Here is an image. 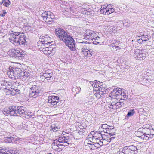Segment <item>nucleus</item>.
I'll use <instances>...</instances> for the list:
<instances>
[{"label": "nucleus", "instance_id": "obj_1", "mask_svg": "<svg viewBox=\"0 0 154 154\" xmlns=\"http://www.w3.org/2000/svg\"><path fill=\"white\" fill-rule=\"evenodd\" d=\"M5 115L9 114L11 116H20L26 113L25 108L23 106H13L9 108L5 109L3 111Z\"/></svg>", "mask_w": 154, "mask_h": 154}, {"label": "nucleus", "instance_id": "obj_2", "mask_svg": "<svg viewBox=\"0 0 154 154\" xmlns=\"http://www.w3.org/2000/svg\"><path fill=\"white\" fill-rule=\"evenodd\" d=\"M10 42L15 45L25 44L27 42V37L24 33H20L17 34H12L9 38Z\"/></svg>", "mask_w": 154, "mask_h": 154}, {"label": "nucleus", "instance_id": "obj_3", "mask_svg": "<svg viewBox=\"0 0 154 154\" xmlns=\"http://www.w3.org/2000/svg\"><path fill=\"white\" fill-rule=\"evenodd\" d=\"M126 94L122 92L121 88H115L109 94V97L112 99L117 100L120 98L125 99L126 98Z\"/></svg>", "mask_w": 154, "mask_h": 154}, {"label": "nucleus", "instance_id": "obj_4", "mask_svg": "<svg viewBox=\"0 0 154 154\" xmlns=\"http://www.w3.org/2000/svg\"><path fill=\"white\" fill-rule=\"evenodd\" d=\"M137 152L136 146L132 145L120 149L118 152L119 154H137Z\"/></svg>", "mask_w": 154, "mask_h": 154}, {"label": "nucleus", "instance_id": "obj_5", "mask_svg": "<svg viewBox=\"0 0 154 154\" xmlns=\"http://www.w3.org/2000/svg\"><path fill=\"white\" fill-rule=\"evenodd\" d=\"M8 55L11 57L21 60L23 56L22 51L17 49H10L8 52Z\"/></svg>", "mask_w": 154, "mask_h": 154}, {"label": "nucleus", "instance_id": "obj_6", "mask_svg": "<svg viewBox=\"0 0 154 154\" xmlns=\"http://www.w3.org/2000/svg\"><path fill=\"white\" fill-rule=\"evenodd\" d=\"M41 16L43 20L49 24L52 23L54 18V14L50 11L44 12L42 13Z\"/></svg>", "mask_w": 154, "mask_h": 154}, {"label": "nucleus", "instance_id": "obj_7", "mask_svg": "<svg viewBox=\"0 0 154 154\" xmlns=\"http://www.w3.org/2000/svg\"><path fill=\"white\" fill-rule=\"evenodd\" d=\"M71 51L75 50V42L73 38L68 35L63 41Z\"/></svg>", "mask_w": 154, "mask_h": 154}, {"label": "nucleus", "instance_id": "obj_8", "mask_svg": "<svg viewBox=\"0 0 154 154\" xmlns=\"http://www.w3.org/2000/svg\"><path fill=\"white\" fill-rule=\"evenodd\" d=\"M99 33L97 32L87 30L84 34V38L86 39L93 40L95 37L98 36Z\"/></svg>", "mask_w": 154, "mask_h": 154}, {"label": "nucleus", "instance_id": "obj_9", "mask_svg": "<svg viewBox=\"0 0 154 154\" xmlns=\"http://www.w3.org/2000/svg\"><path fill=\"white\" fill-rule=\"evenodd\" d=\"M55 34L60 40L63 41L68 35L64 30L60 28H57L55 30Z\"/></svg>", "mask_w": 154, "mask_h": 154}, {"label": "nucleus", "instance_id": "obj_10", "mask_svg": "<svg viewBox=\"0 0 154 154\" xmlns=\"http://www.w3.org/2000/svg\"><path fill=\"white\" fill-rule=\"evenodd\" d=\"M143 50L136 49L134 50V52L132 54V55L137 60H142L145 59V54H143Z\"/></svg>", "mask_w": 154, "mask_h": 154}, {"label": "nucleus", "instance_id": "obj_11", "mask_svg": "<svg viewBox=\"0 0 154 154\" xmlns=\"http://www.w3.org/2000/svg\"><path fill=\"white\" fill-rule=\"evenodd\" d=\"M59 98L57 96H48V105L51 107H54L59 102Z\"/></svg>", "mask_w": 154, "mask_h": 154}, {"label": "nucleus", "instance_id": "obj_12", "mask_svg": "<svg viewBox=\"0 0 154 154\" xmlns=\"http://www.w3.org/2000/svg\"><path fill=\"white\" fill-rule=\"evenodd\" d=\"M39 87L38 86L34 85L32 86L30 89L31 91H30L29 96L30 97H33L35 98L38 95L39 93Z\"/></svg>", "mask_w": 154, "mask_h": 154}, {"label": "nucleus", "instance_id": "obj_13", "mask_svg": "<svg viewBox=\"0 0 154 154\" xmlns=\"http://www.w3.org/2000/svg\"><path fill=\"white\" fill-rule=\"evenodd\" d=\"M81 43L80 46L82 51V54H83L85 57H91L92 55L91 51L87 48L86 45H85L84 43H83V42H81Z\"/></svg>", "mask_w": 154, "mask_h": 154}, {"label": "nucleus", "instance_id": "obj_14", "mask_svg": "<svg viewBox=\"0 0 154 154\" xmlns=\"http://www.w3.org/2000/svg\"><path fill=\"white\" fill-rule=\"evenodd\" d=\"M40 39L42 43L46 45L53 42L51 41V38L48 35L41 37L40 38Z\"/></svg>", "mask_w": 154, "mask_h": 154}, {"label": "nucleus", "instance_id": "obj_15", "mask_svg": "<svg viewBox=\"0 0 154 154\" xmlns=\"http://www.w3.org/2000/svg\"><path fill=\"white\" fill-rule=\"evenodd\" d=\"M5 140H6V142L9 143H14L16 142L17 143L18 142L20 143H22V139L19 138L16 136L14 137H8L5 138Z\"/></svg>", "mask_w": 154, "mask_h": 154}, {"label": "nucleus", "instance_id": "obj_16", "mask_svg": "<svg viewBox=\"0 0 154 154\" xmlns=\"http://www.w3.org/2000/svg\"><path fill=\"white\" fill-rule=\"evenodd\" d=\"M10 72L12 73L11 75H13L17 77V79H21L22 77L21 73L22 71L21 69L18 68H16L14 70H11Z\"/></svg>", "mask_w": 154, "mask_h": 154}, {"label": "nucleus", "instance_id": "obj_17", "mask_svg": "<svg viewBox=\"0 0 154 154\" xmlns=\"http://www.w3.org/2000/svg\"><path fill=\"white\" fill-rule=\"evenodd\" d=\"M93 99L91 97H89L85 102H83L82 105L87 108H89L93 105Z\"/></svg>", "mask_w": 154, "mask_h": 154}, {"label": "nucleus", "instance_id": "obj_18", "mask_svg": "<svg viewBox=\"0 0 154 154\" xmlns=\"http://www.w3.org/2000/svg\"><path fill=\"white\" fill-rule=\"evenodd\" d=\"M90 134L91 135H92V140L94 141H95V140H99V139H100L101 137L103 139L101 134L98 131H92Z\"/></svg>", "mask_w": 154, "mask_h": 154}, {"label": "nucleus", "instance_id": "obj_19", "mask_svg": "<svg viewBox=\"0 0 154 154\" xmlns=\"http://www.w3.org/2000/svg\"><path fill=\"white\" fill-rule=\"evenodd\" d=\"M44 74L48 82H51L53 80L52 72L50 70H47Z\"/></svg>", "mask_w": 154, "mask_h": 154}, {"label": "nucleus", "instance_id": "obj_20", "mask_svg": "<svg viewBox=\"0 0 154 154\" xmlns=\"http://www.w3.org/2000/svg\"><path fill=\"white\" fill-rule=\"evenodd\" d=\"M103 37L100 36V35H98L97 37H95L92 40L93 43L95 44H98L100 45L103 42Z\"/></svg>", "mask_w": 154, "mask_h": 154}, {"label": "nucleus", "instance_id": "obj_21", "mask_svg": "<svg viewBox=\"0 0 154 154\" xmlns=\"http://www.w3.org/2000/svg\"><path fill=\"white\" fill-rule=\"evenodd\" d=\"M108 127V125L107 124H103L100 125V126L99 129L101 131L102 130L104 132L106 133H109V134H110L112 136L113 135V134H115V133H114L113 134H112L111 133H110V131L108 132L107 131V129Z\"/></svg>", "mask_w": 154, "mask_h": 154}, {"label": "nucleus", "instance_id": "obj_22", "mask_svg": "<svg viewBox=\"0 0 154 154\" xmlns=\"http://www.w3.org/2000/svg\"><path fill=\"white\" fill-rule=\"evenodd\" d=\"M110 5H107V6L106 5H103L102 6L100 11L101 14H102L105 15H107V12L108 10L110 9Z\"/></svg>", "mask_w": 154, "mask_h": 154}, {"label": "nucleus", "instance_id": "obj_23", "mask_svg": "<svg viewBox=\"0 0 154 154\" xmlns=\"http://www.w3.org/2000/svg\"><path fill=\"white\" fill-rule=\"evenodd\" d=\"M140 129H139L138 131H135V134L136 136L140 139V141L143 140V139H144V137L145 136L144 133L142 132L140 130Z\"/></svg>", "mask_w": 154, "mask_h": 154}, {"label": "nucleus", "instance_id": "obj_24", "mask_svg": "<svg viewBox=\"0 0 154 154\" xmlns=\"http://www.w3.org/2000/svg\"><path fill=\"white\" fill-rule=\"evenodd\" d=\"M92 82L93 84L91 83V84L92 85L93 87L99 88L100 86H102V83H101L100 82H97V80H95L93 82Z\"/></svg>", "mask_w": 154, "mask_h": 154}, {"label": "nucleus", "instance_id": "obj_25", "mask_svg": "<svg viewBox=\"0 0 154 154\" xmlns=\"http://www.w3.org/2000/svg\"><path fill=\"white\" fill-rule=\"evenodd\" d=\"M94 143L95 144L85 142V144L86 146H88L90 149L94 150L96 149L97 148V146L95 145L97 144V143L95 142Z\"/></svg>", "mask_w": 154, "mask_h": 154}, {"label": "nucleus", "instance_id": "obj_26", "mask_svg": "<svg viewBox=\"0 0 154 154\" xmlns=\"http://www.w3.org/2000/svg\"><path fill=\"white\" fill-rule=\"evenodd\" d=\"M69 137H68L66 139L64 140L63 142L62 143V144H60V145H59V146H67L69 144Z\"/></svg>", "mask_w": 154, "mask_h": 154}, {"label": "nucleus", "instance_id": "obj_27", "mask_svg": "<svg viewBox=\"0 0 154 154\" xmlns=\"http://www.w3.org/2000/svg\"><path fill=\"white\" fill-rule=\"evenodd\" d=\"M116 101H111L108 104V106L112 109H115V108H116Z\"/></svg>", "mask_w": 154, "mask_h": 154}, {"label": "nucleus", "instance_id": "obj_28", "mask_svg": "<svg viewBox=\"0 0 154 154\" xmlns=\"http://www.w3.org/2000/svg\"><path fill=\"white\" fill-rule=\"evenodd\" d=\"M68 137H66L63 135H62L61 137H59L58 140H56L55 141H56L57 142L58 141L59 143H62V142H63L64 140L67 138Z\"/></svg>", "mask_w": 154, "mask_h": 154}, {"label": "nucleus", "instance_id": "obj_29", "mask_svg": "<svg viewBox=\"0 0 154 154\" xmlns=\"http://www.w3.org/2000/svg\"><path fill=\"white\" fill-rule=\"evenodd\" d=\"M59 145H60V144H57V142H54L51 144V148L53 149L57 150H58V148H60L59 146H59Z\"/></svg>", "mask_w": 154, "mask_h": 154}, {"label": "nucleus", "instance_id": "obj_30", "mask_svg": "<svg viewBox=\"0 0 154 154\" xmlns=\"http://www.w3.org/2000/svg\"><path fill=\"white\" fill-rule=\"evenodd\" d=\"M31 112H26V113H25L24 117L26 118L29 119L30 118H33L35 116L33 114H31Z\"/></svg>", "mask_w": 154, "mask_h": 154}, {"label": "nucleus", "instance_id": "obj_31", "mask_svg": "<svg viewBox=\"0 0 154 154\" xmlns=\"http://www.w3.org/2000/svg\"><path fill=\"white\" fill-rule=\"evenodd\" d=\"M106 93V91H100L98 90L97 92V94L96 96L98 98H100L101 97V95L105 94Z\"/></svg>", "mask_w": 154, "mask_h": 154}, {"label": "nucleus", "instance_id": "obj_32", "mask_svg": "<svg viewBox=\"0 0 154 154\" xmlns=\"http://www.w3.org/2000/svg\"><path fill=\"white\" fill-rule=\"evenodd\" d=\"M135 113V111L134 109H131L128 113L126 115L127 117H129L131 116Z\"/></svg>", "mask_w": 154, "mask_h": 154}, {"label": "nucleus", "instance_id": "obj_33", "mask_svg": "<svg viewBox=\"0 0 154 154\" xmlns=\"http://www.w3.org/2000/svg\"><path fill=\"white\" fill-rule=\"evenodd\" d=\"M141 38L143 39L142 40H143L144 42H145L148 41L151 38V37L150 36L146 35H143L142 36Z\"/></svg>", "mask_w": 154, "mask_h": 154}, {"label": "nucleus", "instance_id": "obj_34", "mask_svg": "<svg viewBox=\"0 0 154 154\" xmlns=\"http://www.w3.org/2000/svg\"><path fill=\"white\" fill-rule=\"evenodd\" d=\"M39 80L42 82H48V80L46 79V77L45 76V74L44 73H43L42 75H41L39 78Z\"/></svg>", "mask_w": 154, "mask_h": 154}, {"label": "nucleus", "instance_id": "obj_35", "mask_svg": "<svg viewBox=\"0 0 154 154\" xmlns=\"http://www.w3.org/2000/svg\"><path fill=\"white\" fill-rule=\"evenodd\" d=\"M21 75H22V77H23V76L25 77H28L30 75V73L28 71H22L21 73Z\"/></svg>", "mask_w": 154, "mask_h": 154}, {"label": "nucleus", "instance_id": "obj_36", "mask_svg": "<svg viewBox=\"0 0 154 154\" xmlns=\"http://www.w3.org/2000/svg\"><path fill=\"white\" fill-rule=\"evenodd\" d=\"M144 135H147L149 134H154V130H153V129L151 130V131L150 129H147L146 132L145 133H144Z\"/></svg>", "mask_w": 154, "mask_h": 154}, {"label": "nucleus", "instance_id": "obj_37", "mask_svg": "<svg viewBox=\"0 0 154 154\" xmlns=\"http://www.w3.org/2000/svg\"><path fill=\"white\" fill-rule=\"evenodd\" d=\"M116 104V108L115 109H117L118 108L121 107L124 105L123 103L120 102H117Z\"/></svg>", "mask_w": 154, "mask_h": 154}, {"label": "nucleus", "instance_id": "obj_38", "mask_svg": "<svg viewBox=\"0 0 154 154\" xmlns=\"http://www.w3.org/2000/svg\"><path fill=\"white\" fill-rule=\"evenodd\" d=\"M51 129L54 132H56L60 128H58L54 125H52L51 126Z\"/></svg>", "mask_w": 154, "mask_h": 154}, {"label": "nucleus", "instance_id": "obj_39", "mask_svg": "<svg viewBox=\"0 0 154 154\" xmlns=\"http://www.w3.org/2000/svg\"><path fill=\"white\" fill-rule=\"evenodd\" d=\"M108 30L110 32H112L115 30L116 27L113 26H108Z\"/></svg>", "mask_w": 154, "mask_h": 154}, {"label": "nucleus", "instance_id": "obj_40", "mask_svg": "<svg viewBox=\"0 0 154 154\" xmlns=\"http://www.w3.org/2000/svg\"><path fill=\"white\" fill-rule=\"evenodd\" d=\"M154 135L152 134H149L147 135H145V136L144 137V139H143V140H147L149 138H152Z\"/></svg>", "mask_w": 154, "mask_h": 154}, {"label": "nucleus", "instance_id": "obj_41", "mask_svg": "<svg viewBox=\"0 0 154 154\" xmlns=\"http://www.w3.org/2000/svg\"><path fill=\"white\" fill-rule=\"evenodd\" d=\"M81 90V88L79 87L76 86L75 87H73V91H76V93H79Z\"/></svg>", "mask_w": 154, "mask_h": 154}, {"label": "nucleus", "instance_id": "obj_42", "mask_svg": "<svg viewBox=\"0 0 154 154\" xmlns=\"http://www.w3.org/2000/svg\"><path fill=\"white\" fill-rule=\"evenodd\" d=\"M4 3L3 5L8 7L10 4V2L9 0H4Z\"/></svg>", "mask_w": 154, "mask_h": 154}, {"label": "nucleus", "instance_id": "obj_43", "mask_svg": "<svg viewBox=\"0 0 154 154\" xmlns=\"http://www.w3.org/2000/svg\"><path fill=\"white\" fill-rule=\"evenodd\" d=\"M21 128L23 129H26L27 128V125L26 124L25 122H23L22 123L21 125H20Z\"/></svg>", "mask_w": 154, "mask_h": 154}, {"label": "nucleus", "instance_id": "obj_44", "mask_svg": "<svg viewBox=\"0 0 154 154\" xmlns=\"http://www.w3.org/2000/svg\"><path fill=\"white\" fill-rule=\"evenodd\" d=\"M8 91L10 93V94L12 96H14L16 94V91L15 89H9Z\"/></svg>", "mask_w": 154, "mask_h": 154}, {"label": "nucleus", "instance_id": "obj_45", "mask_svg": "<svg viewBox=\"0 0 154 154\" xmlns=\"http://www.w3.org/2000/svg\"><path fill=\"white\" fill-rule=\"evenodd\" d=\"M44 54L47 55L51 56L52 55H53L52 51H50V50H49L48 51L46 52H45V53H44Z\"/></svg>", "mask_w": 154, "mask_h": 154}, {"label": "nucleus", "instance_id": "obj_46", "mask_svg": "<svg viewBox=\"0 0 154 154\" xmlns=\"http://www.w3.org/2000/svg\"><path fill=\"white\" fill-rule=\"evenodd\" d=\"M70 9L71 10V11L72 12V13L74 14L73 15L75 14H76V13L77 12L76 10V9L72 7V8H70Z\"/></svg>", "mask_w": 154, "mask_h": 154}, {"label": "nucleus", "instance_id": "obj_47", "mask_svg": "<svg viewBox=\"0 0 154 154\" xmlns=\"http://www.w3.org/2000/svg\"><path fill=\"white\" fill-rule=\"evenodd\" d=\"M106 89H105V87L103 86H100L99 88H98V90L100 91H106Z\"/></svg>", "mask_w": 154, "mask_h": 154}, {"label": "nucleus", "instance_id": "obj_48", "mask_svg": "<svg viewBox=\"0 0 154 154\" xmlns=\"http://www.w3.org/2000/svg\"><path fill=\"white\" fill-rule=\"evenodd\" d=\"M99 140H97V141L96 140H95V142H96V143H97V144H99L100 145H103V142H102L101 141V140L100 139H99Z\"/></svg>", "mask_w": 154, "mask_h": 154}, {"label": "nucleus", "instance_id": "obj_49", "mask_svg": "<svg viewBox=\"0 0 154 154\" xmlns=\"http://www.w3.org/2000/svg\"><path fill=\"white\" fill-rule=\"evenodd\" d=\"M47 46V45L46 46V45H45V48H44L43 49L42 51H43L44 53H45V52H46L49 50L48 47Z\"/></svg>", "mask_w": 154, "mask_h": 154}, {"label": "nucleus", "instance_id": "obj_50", "mask_svg": "<svg viewBox=\"0 0 154 154\" xmlns=\"http://www.w3.org/2000/svg\"><path fill=\"white\" fill-rule=\"evenodd\" d=\"M113 128H114V127L113 126H112L109 125H108V128H107V131H108V132L110 131V130H112L113 129Z\"/></svg>", "mask_w": 154, "mask_h": 154}, {"label": "nucleus", "instance_id": "obj_51", "mask_svg": "<svg viewBox=\"0 0 154 154\" xmlns=\"http://www.w3.org/2000/svg\"><path fill=\"white\" fill-rule=\"evenodd\" d=\"M0 154H7L6 151L3 149H1L0 150Z\"/></svg>", "mask_w": 154, "mask_h": 154}, {"label": "nucleus", "instance_id": "obj_52", "mask_svg": "<svg viewBox=\"0 0 154 154\" xmlns=\"http://www.w3.org/2000/svg\"><path fill=\"white\" fill-rule=\"evenodd\" d=\"M149 124H146L145 125H144L143 126V129H145L146 128L147 129H149Z\"/></svg>", "mask_w": 154, "mask_h": 154}, {"label": "nucleus", "instance_id": "obj_53", "mask_svg": "<svg viewBox=\"0 0 154 154\" xmlns=\"http://www.w3.org/2000/svg\"><path fill=\"white\" fill-rule=\"evenodd\" d=\"M142 39V38L141 39H139L137 40V42L140 44H141L142 43H144V42Z\"/></svg>", "mask_w": 154, "mask_h": 154}, {"label": "nucleus", "instance_id": "obj_54", "mask_svg": "<svg viewBox=\"0 0 154 154\" xmlns=\"http://www.w3.org/2000/svg\"><path fill=\"white\" fill-rule=\"evenodd\" d=\"M6 12L4 10H3V13L2 14H1L0 15V16L1 17H4L5 16L6 14Z\"/></svg>", "mask_w": 154, "mask_h": 154}, {"label": "nucleus", "instance_id": "obj_55", "mask_svg": "<svg viewBox=\"0 0 154 154\" xmlns=\"http://www.w3.org/2000/svg\"><path fill=\"white\" fill-rule=\"evenodd\" d=\"M106 14L107 15H109L110 14L112 13V11H111V10L110 9H108L107 11V12Z\"/></svg>", "mask_w": 154, "mask_h": 154}, {"label": "nucleus", "instance_id": "obj_56", "mask_svg": "<svg viewBox=\"0 0 154 154\" xmlns=\"http://www.w3.org/2000/svg\"><path fill=\"white\" fill-rule=\"evenodd\" d=\"M14 89H15L16 91V94H18L19 93L20 91L19 90L17 89V88H14Z\"/></svg>", "mask_w": 154, "mask_h": 154}, {"label": "nucleus", "instance_id": "obj_57", "mask_svg": "<svg viewBox=\"0 0 154 154\" xmlns=\"http://www.w3.org/2000/svg\"><path fill=\"white\" fill-rule=\"evenodd\" d=\"M78 133L81 136H82L84 135V134H83V132H82V131H78Z\"/></svg>", "mask_w": 154, "mask_h": 154}, {"label": "nucleus", "instance_id": "obj_58", "mask_svg": "<svg viewBox=\"0 0 154 154\" xmlns=\"http://www.w3.org/2000/svg\"><path fill=\"white\" fill-rule=\"evenodd\" d=\"M110 9L111 10V11L112 13L113 12L115 11L114 9L112 7L111 8V6L110 7Z\"/></svg>", "mask_w": 154, "mask_h": 154}, {"label": "nucleus", "instance_id": "obj_59", "mask_svg": "<svg viewBox=\"0 0 154 154\" xmlns=\"http://www.w3.org/2000/svg\"><path fill=\"white\" fill-rule=\"evenodd\" d=\"M48 48H49V50H50V51H52L53 50V48H52L51 47H48Z\"/></svg>", "mask_w": 154, "mask_h": 154}, {"label": "nucleus", "instance_id": "obj_60", "mask_svg": "<svg viewBox=\"0 0 154 154\" xmlns=\"http://www.w3.org/2000/svg\"><path fill=\"white\" fill-rule=\"evenodd\" d=\"M17 88L16 87H14V86H13V85H12L11 86V89H11V90H13L14 89V88Z\"/></svg>", "mask_w": 154, "mask_h": 154}, {"label": "nucleus", "instance_id": "obj_61", "mask_svg": "<svg viewBox=\"0 0 154 154\" xmlns=\"http://www.w3.org/2000/svg\"><path fill=\"white\" fill-rule=\"evenodd\" d=\"M3 3H4V0H3L2 1L0 2V5H2Z\"/></svg>", "mask_w": 154, "mask_h": 154}, {"label": "nucleus", "instance_id": "obj_62", "mask_svg": "<svg viewBox=\"0 0 154 154\" xmlns=\"http://www.w3.org/2000/svg\"><path fill=\"white\" fill-rule=\"evenodd\" d=\"M82 132H83V134H85V129H83V130H82Z\"/></svg>", "mask_w": 154, "mask_h": 154}, {"label": "nucleus", "instance_id": "obj_63", "mask_svg": "<svg viewBox=\"0 0 154 154\" xmlns=\"http://www.w3.org/2000/svg\"><path fill=\"white\" fill-rule=\"evenodd\" d=\"M115 138V137H111L110 139V140H113Z\"/></svg>", "mask_w": 154, "mask_h": 154}, {"label": "nucleus", "instance_id": "obj_64", "mask_svg": "<svg viewBox=\"0 0 154 154\" xmlns=\"http://www.w3.org/2000/svg\"><path fill=\"white\" fill-rule=\"evenodd\" d=\"M82 11H83V10H84V11H85V9H82Z\"/></svg>", "mask_w": 154, "mask_h": 154}]
</instances>
